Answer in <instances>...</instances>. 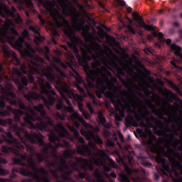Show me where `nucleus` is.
I'll return each instance as SVG.
<instances>
[{
  "instance_id": "2f4dec72",
  "label": "nucleus",
  "mask_w": 182,
  "mask_h": 182,
  "mask_svg": "<svg viewBox=\"0 0 182 182\" xmlns=\"http://www.w3.org/2000/svg\"><path fill=\"white\" fill-rule=\"evenodd\" d=\"M119 180L120 182H130L129 177L123 173L119 175Z\"/></svg>"
},
{
  "instance_id": "4468645a",
  "label": "nucleus",
  "mask_w": 182,
  "mask_h": 182,
  "mask_svg": "<svg viewBox=\"0 0 182 182\" xmlns=\"http://www.w3.org/2000/svg\"><path fill=\"white\" fill-rule=\"evenodd\" d=\"M132 16L140 28H143L145 31H151V32H154V31H156V28H154L153 26L147 25L143 17L139 16L137 13L133 12Z\"/></svg>"
},
{
  "instance_id": "cd10ccee",
  "label": "nucleus",
  "mask_w": 182,
  "mask_h": 182,
  "mask_svg": "<svg viewBox=\"0 0 182 182\" xmlns=\"http://www.w3.org/2000/svg\"><path fill=\"white\" fill-rule=\"evenodd\" d=\"M139 160L141 161V164L142 166H144V167H148L149 168H150V167H151V166H153V164H151V163L147 161V158L141 156H139Z\"/></svg>"
},
{
  "instance_id": "5701e85b",
  "label": "nucleus",
  "mask_w": 182,
  "mask_h": 182,
  "mask_svg": "<svg viewBox=\"0 0 182 182\" xmlns=\"http://www.w3.org/2000/svg\"><path fill=\"white\" fill-rule=\"evenodd\" d=\"M171 50H173V52H174V55H176V56H177V58H178L179 59H181V60H182V48L181 47L177 46L176 44H171Z\"/></svg>"
},
{
  "instance_id": "ea45409f",
  "label": "nucleus",
  "mask_w": 182,
  "mask_h": 182,
  "mask_svg": "<svg viewBox=\"0 0 182 182\" xmlns=\"http://www.w3.org/2000/svg\"><path fill=\"white\" fill-rule=\"evenodd\" d=\"M171 178L173 182H182V178H176L173 175L170 174Z\"/></svg>"
},
{
  "instance_id": "20e7f679",
  "label": "nucleus",
  "mask_w": 182,
  "mask_h": 182,
  "mask_svg": "<svg viewBox=\"0 0 182 182\" xmlns=\"http://www.w3.org/2000/svg\"><path fill=\"white\" fill-rule=\"evenodd\" d=\"M44 130L50 132L48 134V140L50 143H53L54 145L45 142L43 141V135L33 131H31V135L27 140H29L31 144H38L40 147H43V154L47 155V159H46L47 167H53L56 170L60 159V156L58 155V149L59 147H65L66 149L70 147L69 141L64 139H69V131L65 128L63 124H55V121H53V125L47 124V129Z\"/></svg>"
},
{
  "instance_id": "a18cd8bd",
  "label": "nucleus",
  "mask_w": 182,
  "mask_h": 182,
  "mask_svg": "<svg viewBox=\"0 0 182 182\" xmlns=\"http://www.w3.org/2000/svg\"><path fill=\"white\" fill-rule=\"evenodd\" d=\"M128 164L129 166H133V156H128Z\"/></svg>"
},
{
  "instance_id": "58836bf2",
  "label": "nucleus",
  "mask_w": 182,
  "mask_h": 182,
  "mask_svg": "<svg viewBox=\"0 0 182 182\" xmlns=\"http://www.w3.org/2000/svg\"><path fill=\"white\" fill-rule=\"evenodd\" d=\"M105 176L106 177H107V178H109V177H112V178H116V177H117V175H116L114 172H111L110 175L106 173Z\"/></svg>"
},
{
  "instance_id": "7c9ffc66",
  "label": "nucleus",
  "mask_w": 182,
  "mask_h": 182,
  "mask_svg": "<svg viewBox=\"0 0 182 182\" xmlns=\"http://www.w3.org/2000/svg\"><path fill=\"white\" fill-rule=\"evenodd\" d=\"M65 159H73V155L72 154V151L66 149L63 152Z\"/></svg>"
},
{
  "instance_id": "c03bdc74",
  "label": "nucleus",
  "mask_w": 182,
  "mask_h": 182,
  "mask_svg": "<svg viewBox=\"0 0 182 182\" xmlns=\"http://www.w3.org/2000/svg\"><path fill=\"white\" fill-rule=\"evenodd\" d=\"M118 136L119 137L120 141H122V143H124V136H123V134L119 132Z\"/></svg>"
},
{
  "instance_id": "9b49d317",
  "label": "nucleus",
  "mask_w": 182,
  "mask_h": 182,
  "mask_svg": "<svg viewBox=\"0 0 182 182\" xmlns=\"http://www.w3.org/2000/svg\"><path fill=\"white\" fill-rule=\"evenodd\" d=\"M27 163L26 164V166H21V168H13L11 170V174H10L9 177L10 178H11V180H14V178H16V177H17L16 173H19V174H21V176H23L24 177H33L34 173H33L32 171H29V169H28V168H31L29 167V162L27 160Z\"/></svg>"
},
{
  "instance_id": "a19ab883",
  "label": "nucleus",
  "mask_w": 182,
  "mask_h": 182,
  "mask_svg": "<svg viewBox=\"0 0 182 182\" xmlns=\"http://www.w3.org/2000/svg\"><path fill=\"white\" fill-rule=\"evenodd\" d=\"M115 1L118 2L120 6H126V2L124 1V0H115Z\"/></svg>"
},
{
  "instance_id": "774afa93",
  "label": "nucleus",
  "mask_w": 182,
  "mask_h": 182,
  "mask_svg": "<svg viewBox=\"0 0 182 182\" xmlns=\"http://www.w3.org/2000/svg\"><path fill=\"white\" fill-rule=\"evenodd\" d=\"M178 33H179L180 38H181V39H182V29H180V30L178 31Z\"/></svg>"
},
{
  "instance_id": "8fccbe9b",
  "label": "nucleus",
  "mask_w": 182,
  "mask_h": 182,
  "mask_svg": "<svg viewBox=\"0 0 182 182\" xmlns=\"http://www.w3.org/2000/svg\"><path fill=\"white\" fill-rule=\"evenodd\" d=\"M0 182H11V179L0 178Z\"/></svg>"
},
{
  "instance_id": "6e6552de",
  "label": "nucleus",
  "mask_w": 182,
  "mask_h": 182,
  "mask_svg": "<svg viewBox=\"0 0 182 182\" xmlns=\"http://www.w3.org/2000/svg\"><path fill=\"white\" fill-rule=\"evenodd\" d=\"M97 116V122L105 127L103 134L105 139H107L106 144L108 147H114V141L117 143V135L116 134H112V132L109 129H112V124L107 122L106 117L103 114L102 111L96 112Z\"/></svg>"
},
{
  "instance_id": "473e14b6",
  "label": "nucleus",
  "mask_w": 182,
  "mask_h": 182,
  "mask_svg": "<svg viewBox=\"0 0 182 182\" xmlns=\"http://www.w3.org/2000/svg\"><path fill=\"white\" fill-rule=\"evenodd\" d=\"M55 117L59 120H65V119H66V115L63 114V112H57L55 114Z\"/></svg>"
},
{
  "instance_id": "864d4df0",
  "label": "nucleus",
  "mask_w": 182,
  "mask_h": 182,
  "mask_svg": "<svg viewBox=\"0 0 182 182\" xmlns=\"http://www.w3.org/2000/svg\"><path fill=\"white\" fill-rule=\"evenodd\" d=\"M156 36L159 39H163L164 38V34H163L162 33H158Z\"/></svg>"
},
{
  "instance_id": "aec40b11",
  "label": "nucleus",
  "mask_w": 182,
  "mask_h": 182,
  "mask_svg": "<svg viewBox=\"0 0 182 182\" xmlns=\"http://www.w3.org/2000/svg\"><path fill=\"white\" fill-rule=\"evenodd\" d=\"M74 162L77 164L80 171H82V170H83L84 172L87 171V166H89V161H87V159H83L75 157V161Z\"/></svg>"
},
{
  "instance_id": "0eeeda50",
  "label": "nucleus",
  "mask_w": 182,
  "mask_h": 182,
  "mask_svg": "<svg viewBox=\"0 0 182 182\" xmlns=\"http://www.w3.org/2000/svg\"><path fill=\"white\" fill-rule=\"evenodd\" d=\"M0 110H4V109L6 107L5 100L15 107H18L22 110H28V106L23 103L22 99L18 97L12 91V85H9L4 87L0 85Z\"/></svg>"
},
{
  "instance_id": "f3484780",
  "label": "nucleus",
  "mask_w": 182,
  "mask_h": 182,
  "mask_svg": "<svg viewBox=\"0 0 182 182\" xmlns=\"http://www.w3.org/2000/svg\"><path fill=\"white\" fill-rule=\"evenodd\" d=\"M117 156L119 159V161H121L124 164V171L128 174V176H137L140 173V171L139 169H134L129 167V165L127 164H124V156H122L120 154V152L117 151Z\"/></svg>"
},
{
  "instance_id": "c756f323",
  "label": "nucleus",
  "mask_w": 182,
  "mask_h": 182,
  "mask_svg": "<svg viewBox=\"0 0 182 182\" xmlns=\"http://www.w3.org/2000/svg\"><path fill=\"white\" fill-rule=\"evenodd\" d=\"M168 83L169 85V86L173 89L174 90H176V92H177L178 93H180L181 92V90H180V87H178V86L176 85V84H174V82H173V81L171 80H168Z\"/></svg>"
},
{
  "instance_id": "1a4fd4ad",
  "label": "nucleus",
  "mask_w": 182,
  "mask_h": 182,
  "mask_svg": "<svg viewBox=\"0 0 182 182\" xmlns=\"http://www.w3.org/2000/svg\"><path fill=\"white\" fill-rule=\"evenodd\" d=\"M23 141L20 139V141L21 143H23L25 145V149H26V151H28L30 153V156H27L28 159L29 157H33L35 163H36V170L32 169V168H30L34 173H37V174H41V176H48V171L44 168H38V164H36V160L33 158V154L35 153L36 154V157L38 160V163H42V161H46V154H41L39 152H35V148H33L32 146L29 145L28 144V141L29 143H32L31 141H29V139H26L25 138H23Z\"/></svg>"
},
{
  "instance_id": "f257e3e1",
  "label": "nucleus",
  "mask_w": 182,
  "mask_h": 182,
  "mask_svg": "<svg viewBox=\"0 0 182 182\" xmlns=\"http://www.w3.org/2000/svg\"><path fill=\"white\" fill-rule=\"evenodd\" d=\"M4 55L6 58H11V62L16 67L13 68L12 79L18 87V92L23 93V97L31 105H33L32 100H39L42 99L45 106L50 109V106L55 105L58 95L56 92L52 90L50 83H53L54 86L60 93L61 97L68 105L66 106L61 100L56 105L57 110H64L70 113L69 120H72L74 126H68L70 132H73L74 137L80 144L76 146H87L85 139L82 136L85 137L88 141L87 146H96V144H103V140L97 135H95L93 132V126L86 122L85 119H89L90 114L85 112L83 108V97L75 93L73 90L69 88V85L63 82L60 77H66V74L62 69L57 68L56 70L59 73L60 77L55 73L52 68H46L43 67L41 63H45V59L38 55H33L29 53V60H26L25 63H22L21 60L16 56V53H11L8 50V46L3 47ZM69 97V98H68ZM69 99H72L73 102H76L78 105V109L81 112L83 117L73 110L72 102ZM80 123L86 129L82 127L80 134L77 129L80 127Z\"/></svg>"
},
{
  "instance_id": "4d7b16f0",
  "label": "nucleus",
  "mask_w": 182,
  "mask_h": 182,
  "mask_svg": "<svg viewBox=\"0 0 182 182\" xmlns=\"http://www.w3.org/2000/svg\"><path fill=\"white\" fill-rule=\"evenodd\" d=\"M171 65H172V66H173V68H178L177 66V64L176 63V61H174V60H171Z\"/></svg>"
},
{
  "instance_id": "052dcab7",
  "label": "nucleus",
  "mask_w": 182,
  "mask_h": 182,
  "mask_svg": "<svg viewBox=\"0 0 182 182\" xmlns=\"http://www.w3.org/2000/svg\"><path fill=\"white\" fill-rule=\"evenodd\" d=\"M61 48L64 49V50H66L67 52H69V50L67 47V46L63 45L61 46Z\"/></svg>"
},
{
  "instance_id": "6ab92c4d",
  "label": "nucleus",
  "mask_w": 182,
  "mask_h": 182,
  "mask_svg": "<svg viewBox=\"0 0 182 182\" xmlns=\"http://www.w3.org/2000/svg\"><path fill=\"white\" fill-rule=\"evenodd\" d=\"M29 31H31L34 33V42L36 45H39V43H42L45 41V37L41 35V28L39 26H30Z\"/></svg>"
},
{
  "instance_id": "338daca9",
  "label": "nucleus",
  "mask_w": 182,
  "mask_h": 182,
  "mask_svg": "<svg viewBox=\"0 0 182 182\" xmlns=\"http://www.w3.org/2000/svg\"><path fill=\"white\" fill-rule=\"evenodd\" d=\"M15 4H22V1L21 0H13Z\"/></svg>"
},
{
  "instance_id": "c9c22d12",
  "label": "nucleus",
  "mask_w": 182,
  "mask_h": 182,
  "mask_svg": "<svg viewBox=\"0 0 182 182\" xmlns=\"http://www.w3.org/2000/svg\"><path fill=\"white\" fill-rule=\"evenodd\" d=\"M107 39H108V43L111 46H113V44L116 43V38H114V37L108 36Z\"/></svg>"
},
{
  "instance_id": "603ef678",
  "label": "nucleus",
  "mask_w": 182,
  "mask_h": 182,
  "mask_svg": "<svg viewBox=\"0 0 182 182\" xmlns=\"http://www.w3.org/2000/svg\"><path fill=\"white\" fill-rule=\"evenodd\" d=\"M144 70L146 75H147L148 76H150V75H151V73L149 70H147L144 66Z\"/></svg>"
},
{
  "instance_id": "37998d69",
  "label": "nucleus",
  "mask_w": 182,
  "mask_h": 182,
  "mask_svg": "<svg viewBox=\"0 0 182 182\" xmlns=\"http://www.w3.org/2000/svg\"><path fill=\"white\" fill-rule=\"evenodd\" d=\"M168 121L171 122V123H173V122H176V124H178V121L176 120V117H170L168 118Z\"/></svg>"
},
{
  "instance_id": "a878e982",
  "label": "nucleus",
  "mask_w": 182,
  "mask_h": 182,
  "mask_svg": "<svg viewBox=\"0 0 182 182\" xmlns=\"http://www.w3.org/2000/svg\"><path fill=\"white\" fill-rule=\"evenodd\" d=\"M92 176H94L95 178H96L97 182H106V181H105V178H103V176H102L100 171H99L98 169H96L94 171Z\"/></svg>"
},
{
  "instance_id": "bf43d9fd",
  "label": "nucleus",
  "mask_w": 182,
  "mask_h": 182,
  "mask_svg": "<svg viewBox=\"0 0 182 182\" xmlns=\"http://www.w3.org/2000/svg\"><path fill=\"white\" fill-rule=\"evenodd\" d=\"M166 45H171V39L168 38L166 40Z\"/></svg>"
},
{
  "instance_id": "49530a36",
  "label": "nucleus",
  "mask_w": 182,
  "mask_h": 182,
  "mask_svg": "<svg viewBox=\"0 0 182 182\" xmlns=\"http://www.w3.org/2000/svg\"><path fill=\"white\" fill-rule=\"evenodd\" d=\"M23 36L24 38H28L29 36V33L28 32V30H23Z\"/></svg>"
},
{
  "instance_id": "412c9836",
  "label": "nucleus",
  "mask_w": 182,
  "mask_h": 182,
  "mask_svg": "<svg viewBox=\"0 0 182 182\" xmlns=\"http://www.w3.org/2000/svg\"><path fill=\"white\" fill-rule=\"evenodd\" d=\"M69 164L73 170L78 172L79 178H81L82 180H83V178H86V174H87V172H84V173L82 172V171H80V169L79 168V166L76 162L71 161L69 162Z\"/></svg>"
},
{
  "instance_id": "09e8293b",
  "label": "nucleus",
  "mask_w": 182,
  "mask_h": 182,
  "mask_svg": "<svg viewBox=\"0 0 182 182\" xmlns=\"http://www.w3.org/2000/svg\"><path fill=\"white\" fill-rule=\"evenodd\" d=\"M132 110H133V108H132V106H130L129 104L127 111L128 116H129V114H132Z\"/></svg>"
},
{
  "instance_id": "c85d7f7f",
  "label": "nucleus",
  "mask_w": 182,
  "mask_h": 182,
  "mask_svg": "<svg viewBox=\"0 0 182 182\" xmlns=\"http://www.w3.org/2000/svg\"><path fill=\"white\" fill-rule=\"evenodd\" d=\"M157 163H162V167L165 171H170V166L166 164V161L161 157L156 158Z\"/></svg>"
},
{
  "instance_id": "9d476101",
  "label": "nucleus",
  "mask_w": 182,
  "mask_h": 182,
  "mask_svg": "<svg viewBox=\"0 0 182 182\" xmlns=\"http://www.w3.org/2000/svg\"><path fill=\"white\" fill-rule=\"evenodd\" d=\"M139 116L136 119L132 114H129L125 117V126L127 127H144L146 126V116L143 113V108L140 107Z\"/></svg>"
},
{
  "instance_id": "4be33fe9",
  "label": "nucleus",
  "mask_w": 182,
  "mask_h": 182,
  "mask_svg": "<svg viewBox=\"0 0 182 182\" xmlns=\"http://www.w3.org/2000/svg\"><path fill=\"white\" fill-rule=\"evenodd\" d=\"M134 99L136 100V102L138 104L136 103L134 104V105L132 107V110L131 111V114H137V111L136 110V109L139 107V113H140V107L142 108V110H144V106H146V105H144V102H143V100H140V98H139L137 96L134 95Z\"/></svg>"
},
{
  "instance_id": "e2e57ef3",
  "label": "nucleus",
  "mask_w": 182,
  "mask_h": 182,
  "mask_svg": "<svg viewBox=\"0 0 182 182\" xmlns=\"http://www.w3.org/2000/svg\"><path fill=\"white\" fill-rule=\"evenodd\" d=\"M154 178H155V180H159V178H160V176L158 173H155Z\"/></svg>"
},
{
  "instance_id": "de8ad7c7",
  "label": "nucleus",
  "mask_w": 182,
  "mask_h": 182,
  "mask_svg": "<svg viewBox=\"0 0 182 182\" xmlns=\"http://www.w3.org/2000/svg\"><path fill=\"white\" fill-rule=\"evenodd\" d=\"M144 53L146 54V55H150V53H151V50L149 48H144Z\"/></svg>"
},
{
  "instance_id": "dca6fc26",
  "label": "nucleus",
  "mask_w": 182,
  "mask_h": 182,
  "mask_svg": "<svg viewBox=\"0 0 182 182\" xmlns=\"http://www.w3.org/2000/svg\"><path fill=\"white\" fill-rule=\"evenodd\" d=\"M159 129L161 134L166 137V139H169L170 141H173V140H175V142L176 144H180V141L174 136V134L171 133V128H170L168 126L166 127V130L164 129V124H161L159 125Z\"/></svg>"
},
{
  "instance_id": "0e129e2a",
  "label": "nucleus",
  "mask_w": 182,
  "mask_h": 182,
  "mask_svg": "<svg viewBox=\"0 0 182 182\" xmlns=\"http://www.w3.org/2000/svg\"><path fill=\"white\" fill-rule=\"evenodd\" d=\"M173 26H174L176 28H179V27H180V24H179L178 22H174V23H173Z\"/></svg>"
},
{
  "instance_id": "4c0bfd02",
  "label": "nucleus",
  "mask_w": 182,
  "mask_h": 182,
  "mask_svg": "<svg viewBox=\"0 0 182 182\" xmlns=\"http://www.w3.org/2000/svg\"><path fill=\"white\" fill-rule=\"evenodd\" d=\"M38 18L41 25H45V23H46V22L45 21V18H43V17L42 16L41 14H38Z\"/></svg>"
},
{
  "instance_id": "e433bc0d",
  "label": "nucleus",
  "mask_w": 182,
  "mask_h": 182,
  "mask_svg": "<svg viewBox=\"0 0 182 182\" xmlns=\"http://www.w3.org/2000/svg\"><path fill=\"white\" fill-rule=\"evenodd\" d=\"M8 174H9V171L4 168H0V176H8Z\"/></svg>"
},
{
  "instance_id": "ddd939ff",
  "label": "nucleus",
  "mask_w": 182,
  "mask_h": 182,
  "mask_svg": "<svg viewBox=\"0 0 182 182\" xmlns=\"http://www.w3.org/2000/svg\"><path fill=\"white\" fill-rule=\"evenodd\" d=\"M146 146L148 150L151 151V153H154V154H159L160 151V145L157 144V139H156V136H150L146 140Z\"/></svg>"
},
{
  "instance_id": "72a5a7b5",
  "label": "nucleus",
  "mask_w": 182,
  "mask_h": 182,
  "mask_svg": "<svg viewBox=\"0 0 182 182\" xmlns=\"http://www.w3.org/2000/svg\"><path fill=\"white\" fill-rule=\"evenodd\" d=\"M87 107L91 114H94L95 113V109L93 108V105H92V102H87Z\"/></svg>"
},
{
  "instance_id": "69168bd1",
  "label": "nucleus",
  "mask_w": 182,
  "mask_h": 182,
  "mask_svg": "<svg viewBox=\"0 0 182 182\" xmlns=\"http://www.w3.org/2000/svg\"><path fill=\"white\" fill-rule=\"evenodd\" d=\"M3 70H4V66L2 65L1 63H0V74L2 73Z\"/></svg>"
},
{
  "instance_id": "79ce46f5",
  "label": "nucleus",
  "mask_w": 182,
  "mask_h": 182,
  "mask_svg": "<svg viewBox=\"0 0 182 182\" xmlns=\"http://www.w3.org/2000/svg\"><path fill=\"white\" fill-rule=\"evenodd\" d=\"M0 156H2V153L0 152ZM0 163L1 164H6L8 163V161L5 159V158H0Z\"/></svg>"
},
{
  "instance_id": "3c124183",
  "label": "nucleus",
  "mask_w": 182,
  "mask_h": 182,
  "mask_svg": "<svg viewBox=\"0 0 182 182\" xmlns=\"http://www.w3.org/2000/svg\"><path fill=\"white\" fill-rule=\"evenodd\" d=\"M43 52H45V53H49L50 52L49 47H48L47 46H45L43 49Z\"/></svg>"
},
{
  "instance_id": "f704fd0d",
  "label": "nucleus",
  "mask_w": 182,
  "mask_h": 182,
  "mask_svg": "<svg viewBox=\"0 0 182 182\" xmlns=\"http://www.w3.org/2000/svg\"><path fill=\"white\" fill-rule=\"evenodd\" d=\"M166 154H178V156H180V157H181V156L180 155V152L174 150L173 148H168V152H165Z\"/></svg>"
},
{
  "instance_id": "a211bd4d",
  "label": "nucleus",
  "mask_w": 182,
  "mask_h": 182,
  "mask_svg": "<svg viewBox=\"0 0 182 182\" xmlns=\"http://www.w3.org/2000/svg\"><path fill=\"white\" fill-rule=\"evenodd\" d=\"M159 92L161 93V95L166 96L168 100H169V102L171 103H173V100H176V102H179L180 105L182 106V100L180 99L177 95L173 93V92L171 90H168L167 88H165L164 90H163V88H160Z\"/></svg>"
},
{
  "instance_id": "6e6d98bb",
  "label": "nucleus",
  "mask_w": 182,
  "mask_h": 182,
  "mask_svg": "<svg viewBox=\"0 0 182 182\" xmlns=\"http://www.w3.org/2000/svg\"><path fill=\"white\" fill-rule=\"evenodd\" d=\"M21 182H33V179H32V178L22 179Z\"/></svg>"
},
{
  "instance_id": "2eb2a0df",
  "label": "nucleus",
  "mask_w": 182,
  "mask_h": 182,
  "mask_svg": "<svg viewBox=\"0 0 182 182\" xmlns=\"http://www.w3.org/2000/svg\"><path fill=\"white\" fill-rule=\"evenodd\" d=\"M144 113L146 114L145 122L148 123V124H151L154 130H157V127H159L161 124H163V122L157 120L154 115L149 117L150 112L149 111V109H147L146 106H144ZM151 122H155L156 125H154V124H151Z\"/></svg>"
},
{
  "instance_id": "bb28decb",
  "label": "nucleus",
  "mask_w": 182,
  "mask_h": 182,
  "mask_svg": "<svg viewBox=\"0 0 182 182\" xmlns=\"http://www.w3.org/2000/svg\"><path fill=\"white\" fill-rule=\"evenodd\" d=\"M119 94L121 95V96H125L127 97L125 100L122 97V100H124V102L132 103V100H130V98L129 97V96H130V92L126 91V90H119Z\"/></svg>"
},
{
  "instance_id": "f03ea898",
  "label": "nucleus",
  "mask_w": 182,
  "mask_h": 182,
  "mask_svg": "<svg viewBox=\"0 0 182 182\" xmlns=\"http://www.w3.org/2000/svg\"><path fill=\"white\" fill-rule=\"evenodd\" d=\"M28 109H14L12 106L8 105L6 109L0 110V126L9 124L10 132L15 133L16 136L23 141L32 135L26 129L18 125L21 124L23 127L29 126L35 130H48V124L53 126V119L47 114L43 104L34 105L33 109L27 107Z\"/></svg>"
},
{
  "instance_id": "393cba45",
  "label": "nucleus",
  "mask_w": 182,
  "mask_h": 182,
  "mask_svg": "<svg viewBox=\"0 0 182 182\" xmlns=\"http://www.w3.org/2000/svg\"><path fill=\"white\" fill-rule=\"evenodd\" d=\"M108 161H109V166H103V168L107 173L112 171V168H116V162H114V161L112 159V158L108 157Z\"/></svg>"
},
{
  "instance_id": "7ed1b4c3",
  "label": "nucleus",
  "mask_w": 182,
  "mask_h": 182,
  "mask_svg": "<svg viewBox=\"0 0 182 182\" xmlns=\"http://www.w3.org/2000/svg\"><path fill=\"white\" fill-rule=\"evenodd\" d=\"M40 5H43V8L46 10L50 16L53 18L54 22H55L58 28H66L64 30V34L70 39V41L68 42V46L73 49L77 60L79 64H88L93 59V62L91 64H105V50H103L102 46L98 43L96 44H92L90 46L87 44H83V47H80L81 55L79 54V45L82 43L80 38L75 35V31L69 24V21L59 12L58 9H55L56 1L53 0H36Z\"/></svg>"
},
{
  "instance_id": "680f3d73",
  "label": "nucleus",
  "mask_w": 182,
  "mask_h": 182,
  "mask_svg": "<svg viewBox=\"0 0 182 182\" xmlns=\"http://www.w3.org/2000/svg\"><path fill=\"white\" fill-rule=\"evenodd\" d=\"M127 11L129 14H132V7H127Z\"/></svg>"
},
{
  "instance_id": "b1692460",
  "label": "nucleus",
  "mask_w": 182,
  "mask_h": 182,
  "mask_svg": "<svg viewBox=\"0 0 182 182\" xmlns=\"http://www.w3.org/2000/svg\"><path fill=\"white\" fill-rule=\"evenodd\" d=\"M32 178L33 180H36V182H50V180L49 179V173H48V176L41 177L39 176V173H34L33 174Z\"/></svg>"
},
{
  "instance_id": "423d86ee",
  "label": "nucleus",
  "mask_w": 182,
  "mask_h": 182,
  "mask_svg": "<svg viewBox=\"0 0 182 182\" xmlns=\"http://www.w3.org/2000/svg\"><path fill=\"white\" fill-rule=\"evenodd\" d=\"M0 133H1V139L4 141H6L9 144H11L12 146H5L4 145L1 147V151L3 153H6V154H9V153H13L15 154L16 157L13 159L14 164H18L19 166H26V162L28 160V166L32 170H36V163L35 162V159L31 156V157L28 158V154L26 152H24V154H22L21 151H23L25 150V145L23 142L21 143L19 140L16 138H14L11 132H5L4 128L0 127ZM22 160L23 161H22Z\"/></svg>"
},
{
  "instance_id": "f8f14e48",
  "label": "nucleus",
  "mask_w": 182,
  "mask_h": 182,
  "mask_svg": "<svg viewBox=\"0 0 182 182\" xmlns=\"http://www.w3.org/2000/svg\"><path fill=\"white\" fill-rule=\"evenodd\" d=\"M67 11L69 12L68 13L65 11L66 15L68 16H72L73 18V28H74L75 31H77L78 32H81V31H85V21H81V23H79V20H77V17H76V14L75 11L70 10L69 7H66Z\"/></svg>"
},
{
  "instance_id": "39448f33",
  "label": "nucleus",
  "mask_w": 182,
  "mask_h": 182,
  "mask_svg": "<svg viewBox=\"0 0 182 182\" xmlns=\"http://www.w3.org/2000/svg\"><path fill=\"white\" fill-rule=\"evenodd\" d=\"M15 12H16V9L14 6H11L10 10L6 4L0 1V15L3 18H9V16L15 18ZM2 23H4V20L0 18V26H1L0 28V42L3 43V45H0V52L3 53L6 59H9L11 57L5 56L4 47L7 46L10 53H15V52L11 50L9 46L5 44V43L8 42L16 49H22L25 38L19 35V33L15 28V24H14L11 20L7 19L4 22V26H2Z\"/></svg>"
},
{
  "instance_id": "13d9d810",
  "label": "nucleus",
  "mask_w": 182,
  "mask_h": 182,
  "mask_svg": "<svg viewBox=\"0 0 182 182\" xmlns=\"http://www.w3.org/2000/svg\"><path fill=\"white\" fill-rule=\"evenodd\" d=\"M102 27L103 28V29H105V31H107V32H110V28H108L107 26L102 25Z\"/></svg>"
},
{
  "instance_id": "5fc2aeb1",
  "label": "nucleus",
  "mask_w": 182,
  "mask_h": 182,
  "mask_svg": "<svg viewBox=\"0 0 182 182\" xmlns=\"http://www.w3.org/2000/svg\"><path fill=\"white\" fill-rule=\"evenodd\" d=\"M88 170H90V171H93L95 170V166H93V164H90L88 166Z\"/></svg>"
}]
</instances>
